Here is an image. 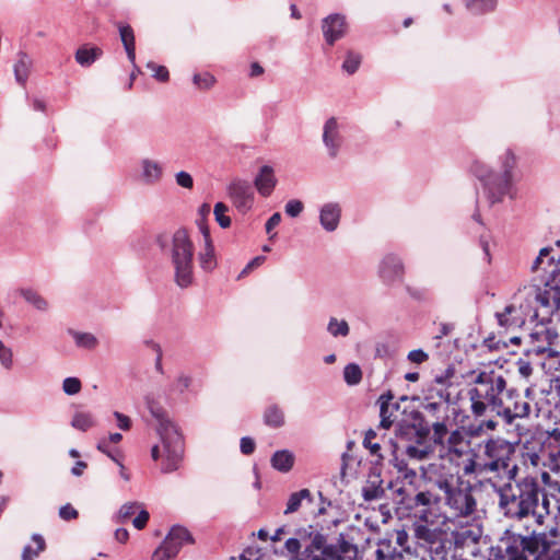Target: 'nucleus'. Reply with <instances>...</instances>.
I'll return each instance as SVG.
<instances>
[{
    "mask_svg": "<svg viewBox=\"0 0 560 560\" xmlns=\"http://www.w3.org/2000/svg\"><path fill=\"white\" fill-rule=\"evenodd\" d=\"M466 396L475 418L483 417L490 410L506 424H512L516 419L528 418L532 412L530 404L521 397L518 389L509 387L504 375L493 369L471 372Z\"/></svg>",
    "mask_w": 560,
    "mask_h": 560,
    "instance_id": "1",
    "label": "nucleus"
},
{
    "mask_svg": "<svg viewBox=\"0 0 560 560\" xmlns=\"http://www.w3.org/2000/svg\"><path fill=\"white\" fill-rule=\"evenodd\" d=\"M432 485L443 493V501L454 517H468L477 511L472 485L458 471L441 464H430L427 470Z\"/></svg>",
    "mask_w": 560,
    "mask_h": 560,
    "instance_id": "2",
    "label": "nucleus"
},
{
    "mask_svg": "<svg viewBox=\"0 0 560 560\" xmlns=\"http://www.w3.org/2000/svg\"><path fill=\"white\" fill-rule=\"evenodd\" d=\"M148 407L158 421L156 431L161 439V446L154 445L151 448V457L154 460L161 458V470L164 474L173 472L179 468L183 460V436L165 410L152 402H148Z\"/></svg>",
    "mask_w": 560,
    "mask_h": 560,
    "instance_id": "3",
    "label": "nucleus"
},
{
    "mask_svg": "<svg viewBox=\"0 0 560 560\" xmlns=\"http://www.w3.org/2000/svg\"><path fill=\"white\" fill-rule=\"evenodd\" d=\"M159 246L168 249L171 264L174 269L175 283L186 289L194 283V244L184 229L176 230L171 237H158Z\"/></svg>",
    "mask_w": 560,
    "mask_h": 560,
    "instance_id": "4",
    "label": "nucleus"
},
{
    "mask_svg": "<svg viewBox=\"0 0 560 560\" xmlns=\"http://www.w3.org/2000/svg\"><path fill=\"white\" fill-rule=\"evenodd\" d=\"M499 505L509 517L523 518L535 513L540 488L533 478H524L516 483H505L498 490Z\"/></svg>",
    "mask_w": 560,
    "mask_h": 560,
    "instance_id": "5",
    "label": "nucleus"
},
{
    "mask_svg": "<svg viewBox=\"0 0 560 560\" xmlns=\"http://www.w3.org/2000/svg\"><path fill=\"white\" fill-rule=\"evenodd\" d=\"M500 161L503 170L501 174L493 173L480 161H475L471 165L472 174L483 183L491 203L501 201L509 192L512 182V170L516 163L515 155L510 149L505 150L500 156Z\"/></svg>",
    "mask_w": 560,
    "mask_h": 560,
    "instance_id": "6",
    "label": "nucleus"
},
{
    "mask_svg": "<svg viewBox=\"0 0 560 560\" xmlns=\"http://www.w3.org/2000/svg\"><path fill=\"white\" fill-rule=\"evenodd\" d=\"M514 452V446L509 441L504 439H489L483 444V453H478L476 477H483L489 472L500 474L508 470Z\"/></svg>",
    "mask_w": 560,
    "mask_h": 560,
    "instance_id": "7",
    "label": "nucleus"
},
{
    "mask_svg": "<svg viewBox=\"0 0 560 560\" xmlns=\"http://www.w3.org/2000/svg\"><path fill=\"white\" fill-rule=\"evenodd\" d=\"M478 453L471 448L470 442L459 443V445L444 447V453L432 464H441L446 469L458 471L460 468L465 476H476Z\"/></svg>",
    "mask_w": 560,
    "mask_h": 560,
    "instance_id": "8",
    "label": "nucleus"
},
{
    "mask_svg": "<svg viewBox=\"0 0 560 560\" xmlns=\"http://www.w3.org/2000/svg\"><path fill=\"white\" fill-rule=\"evenodd\" d=\"M396 432L401 439L416 441L415 444L410 443L405 447V454L410 459L425 460L433 453V447L422 441L427 438L428 431L420 430L415 424H399Z\"/></svg>",
    "mask_w": 560,
    "mask_h": 560,
    "instance_id": "9",
    "label": "nucleus"
},
{
    "mask_svg": "<svg viewBox=\"0 0 560 560\" xmlns=\"http://www.w3.org/2000/svg\"><path fill=\"white\" fill-rule=\"evenodd\" d=\"M340 550V537L336 542L328 544L325 535L315 533L311 536L298 557V560H334Z\"/></svg>",
    "mask_w": 560,
    "mask_h": 560,
    "instance_id": "10",
    "label": "nucleus"
},
{
    "mask_svg": "<svg viewBox=\"0 0 560 560\" xmlns=\"http://www.w3.org/2000/svg\"><path fill=\"white\" fill-rule=\"evenodd\" d=\"M513 548H517L520 556L525 557L527 560H539V558L547 555L549 544L544 536L532 535L522 536L514 535L508 539Z\"/></svg>",
    "mask_w": 560,
    "mask_h": 560,
    "instance_id": "11",
    "label": "nucleus"
},
{
    "mask_svg": "<svg viewBox=\"0 0 560 560\" xmlns=\"http://www.w3.org/2000/svg\"><path fill=\"white\" fill-rule=\"evenodd\" d=\"M191 541L189 532L182 526H174L162 545L153 552L152 560H171L177 556L184 544Z\"/></svg>",
    "mask_w": 560,
    "mask_h": 560,
    "instance_id": "12",
    "label": "nucleus"
},
{
    "mask_svg": "<svg viewBox=\"0 0 560 560\" xmlns=\"http://www.w3.org/2000/svg\"><path fill=\"white\" fill-rule=\"evenodd\" d=\"M229 196L241 212L248 211L254 203V189L249 182L244 179H234L228 187Z\"/></svg>",
    "mask_w": 560,
    "mask_h": 560,
    "instance_id": "13",
    "label": "nucleus"
},
{
    "mask_svg": "<svg viewBox=\"0 0 560 560\" xmlns=\"http://www.w3.org/2000/svg\"><path fill=\"white\" fill-rule=\"evenodd\" d=\"M139 177L141 183L148 186H154L162 182L164 177V164L153 158H142L139 161Z\"/></svg>",
    "mask_w": 560,
    "mask_h": 560,
    "instance_id": "14",
    "label": "nucleus"
},
{
    "mask_svg": "<svg viewBox=\"0 0 560 560\" xmlns=\"http://www.w3.org/2000/svg\"><path fill=\"white\" fill-rule=\"evenodd\" d=\"M431 524H415V537L422 547H428L430 550L435 551L439 555V549L442 541V532L438 527H431Z\"/></svg>",
    "mask_w": 560,
    "mask_h": 560,
    "instance_id": "15",
    "label": "nucleus"
},
{
    "mask_svg": "<svg viewBox=\"0 0 560 560\" xmlns=\"http://www.w3.org/2000/svg\"><path fill=\"white\" fill-rule=\"evenodd\" d=\"M378 272L384 282L393 283L402 279L405 266L398 256L388 254L381 261Z\"/></svg>",
    "mask_w": 560,
    "mask_h": 560,
    "instance_id": "16",
    "label": "nucleus"
},
{
    "mask_svg": "<svg viewBox=\"0 0 560 560\" xmlns=\"http://www.w3.org/2000/svg\"><path fill=\"white\" fill-rule=\"evenodd\" d=\"M323 34L328 45H334L347 31L346 19L338 13L330 14L323 21Z\"/></svg>",
    "mask_w": 560,
    "mask_h": 560,
    "instance_id": "17",
    "label": "nucleus"
},
{
    "mask_svg": "<svg viewBox=\"0 0 560 560\" xmlns=\"http://www.w3.org/2000/svg\"><path fill=\"white\" fill-rule=\"evenodd\" d=\"M323 141L328 151V155L335 159L338 155L342 144V138L336 118H329L324 125Z\"/></svg>",
    "mask_w": 560,
    "mask_h": 560,
    "instance_id": "18",
    "label": "nucleus"
},
{
    "mask_svg": "<svg viewBox=\"0 0 560 560\" xmlns=\"http://www.w3.org/2000/svg\"><path fill=\"white\" fill-rule=\"evenodd\" d=\"M200 231L203 236V248L198 254V260L201 269L206 272H210L217 267L214 247L208 228L201 225Z\"/></svg>",
    "mask_w": 560,
    "mask_h": 560,
    "instance_id": "19",
    "label": "nucleus"
},
{
    "mask_svg": "<svg viewBox=\"0 0 560 560\" xmlns=\"http://www.w3.org/2000/svg\"><path fill=\"white\" fill-rule=\"evenodd\" d=\"M393 395L390 393L383 394L378 398L380 404V417L381 427L383 429H389L396 421L399 406L397 402H393Z\"/></svg>",
    "mask_w": 560,
    "mask_h": 560,
    "instance_id": "20",
    "label": "nucleus"
},
{
    "mask_svg": "<svg viewBox=\"0 0 560 560\" xmlns=\"http://www.w3.org/2000/svg\"><path fill=\"white\" fill-rule=\"evenodd\" d=\"M498 324L506 330L520 328L525 324V316L520 307L515 305H508L503 312L495 314Z\"/></svg>",
    "mask_w": 560,
    "mask_h": 560,
    "instance_id": "21",
    "label": "nucleus"
},
{
    "mask_svg": "<svg viewBox=\"0 0 560 560\" xmlns=\"http://www.w3.org/2000/svg\"><path fill=\"white\" fill-rule=\"evenodd\" d=\"M341 217V208L337 202L325 203L319 211V222L327 232H332L338 228Z\"/></svg>",
    "mask_w": 560,
    "mask_h": 560,
    "instance_id": "22",
    "label": "nucleus"
},
{
    "mask_svg": "<svg viewBox=\"0 0 560 560\" xmlns=\"http://www.w3.org/2000/svg\"><path fill=\"white\" fill-rule=\"evenodd\" d=\"M254 184L261 196H270L277 185L273 168L269 165L261 166L255 177Z\"/></svg>",
    "mask_w": 560,
    "mask_h": 560,
    "instance_id": "23",
    "label": "nucleus"
},
{
    "mask_svg": "<svg viewBox=\"0 0 560 560\" xmlns=\"http://www.w3.org/2000/svg\"><path fill=\"white\" fill-rule=\"evenodd\" d=\"M401 557V551L395 546L392 537L387 536L378 540L375 550V560H396Z\"/></svg>",
    "mask_w": 560,
    "mask_h": 560,
    "instance_id": "24",
    "label": "nucleus"
},
{
    "mask_svg": "<svg viewBox=\"0 0 560 560\" xmlns=\"http://www.w3.org/2000/svg\"><path fill=\"white\" fill-rule=\"evenodd\" d=\"M488 560H527L525 557L520 556L517 548H513L506 540L503 546L491 548Z\"/></svg>",
    "mask_w": 560,
    "mask_h": 560,
    "instance_id": "25",
    "label": "nucleus"
},
{
    "mask_svg": "<svg viewBox=\"0 0 560 560\" xmlns=\"http://www.w3.org/2000/svg\"><path fill=\"white\" fill-rule=\"evenodd\" d=\"M294 463V456L287 450L277 451L271 457V466L281 471L288 472Z\"/></svg>",
    "mask_w": 560,
    "mask_h": 560,
    "instance_id": "26",
    "label": "nucleus"
},
{
    "mask_svg": "<svg viewBox=\"0 0 560 560\" xmlns=\"http://www.w3.org/2000/svg\"><path fill=\"white\" fill-rule=\"evenodd\" d=\"M120 39L124 44L125 50L127 52L128 59L131 63L135 65L136 60V46H135V35L133 31L129 25H120L119 26Z\"/></svg>",
    "mask_w": 560,
    "mask_h": 560,
    "instance_id": "27",
    "label": "nucleus"
},
{
    "mask_svg": "<svg viewBox=\"0 0 560 560\" xmlns=\"http://www.w3.org/2000/svg\"><path fill=\"white\" fill-rule=\"evenodd\" d=\"M441 498L430 490L419 491L412 499L410 508L439 506Z\"/></svg>",
    "mask_w": 560,
    "mask_h": 560,
    "instance_id": "28",
    "label": "nucleus"
},
{
    "mask_svg": "<svg viewBox=\"0 0 560 560\" xmlns=\"http://www.w3.org/2000/svg\"><path fill=\"white\" fill-rule=\"evenodd\" d=\"M102 55L97 47H80L75 52V61L82 67L91 66Z\"/></svg>",
    "mask_w": 560,
    "mask_h": 560,
    "instance_id": "29",
    "label": "nucleus"
},
{
    "mask_svg": "<svg viewBox=\"0 0 560 560\" xmlns=\"http://www.w3.org/2000/svg\"><path fill=\"white\" fill-rule=\"evenodd\" d=\"M415 517L423 524L438 525L439 506L412 508Z\"/></svg>",
    "mask_w": 560,
    "mask_h": 560,
    "instance_id": "30",
    "label": "nucleus"
},
{
    "mask_svg": "<svg viewBox=\"0 0 560 560\" xmlns=\"http://www.w3.org/2000/svg\"><path fill=\"white\" fill-rule=\"evenodd\" d=\"M467 10L476 15L492 12L498 3V0H464Z\"/></svg>",
    "mask_w": 560,
    "mask_h": 560,
    "instance_id": "31",
    "label": "nucleus"
},
{
    "mask_svg": "<svg viewBox=\"0 0 560 560\" xmlns=\"http://www.w3.org/2000/svg\"><path fill=\"white\" fill-rule=\"evenodd\" d=\"M20 295L36 310L45 312L48 310V302L35 290L22 288L19 290Z\"/></svg>",
    "mask_w": 560,
    "mask_h": 560,
    "instance_id": "32",
    "label": "nucleus"
},
{
    "mask_svg": "<svg viewBox=\"0 0 560 560\" xmlns=\"http://www.w3.org/2000/svg\"><path fill=\"white\" fill-rule=\"evenodd\" d=\"M95 425L94 417L88 411H77L71 420V427L75 430L85 432Z\"/></svg>",
    "mask_w": 560,
    "mask_h": 560,
    "instance_id": "33",
    "label": "nucleus"
},
{
    "mask_svg": "<svg viewBox=\"0 0 560 560\" xmlns=\"http://www.w3.org/2000/svg\"><path fill=\"white\" fill-rule=\"evenodd\" d=\"M31 65L32 62L27 55L24 52H20L19 59L14 65V74L19 83L24 84L26 82Z\"/></svg>",
    "mask_w": 560,
    "mask_h": 560,
    "instance_id": "34",
    "label": "nucleus"
},
{
    "mask_svg": "<svg viewBox=\"0 0 560 560\" xmlns=\"http://www.w3.org/2000/svg\"><path fill=\"white\" fill-rule=\"evenodd\" d=\"M70 335L72 336L77 347L79 348L93 350L98 345L97 338L91 332L70 330Z\"/></svg>",
    "mask_w": 560,
    "mask_h": 560,
    "instance_id": "35",
    "label": "nucleus"
},
{
    "mask_svg": "<svg viewBox=\"0 0 560 560\" xmlns=\"http://www.w3.org/2000/svg\"><path fill=\"white\" fill-rule=\"evenodd\" d=\"M304 499L312 500V494L308 489H302L298 492H293L288 500L287 509L284 510V514H291L296 512Z\"/></svg>",
    "mask_w": 560,
    "mask_h": 560,
    "instance_id": "36",
    "label": "nucleus"
},
{
    "mask_svg": "<svg viewBox=\"0 0 560 560\" xmlns=\"http://www.w3.org/2000/svg\"><path fill=\"white\" fill-rule=\"evenodd\" d=\"M32 541L35 544L36 548H33L30 545L25 546L22 552V560H34L42 551H44L46 544L45 539L39 534H34L32 536Z\"/></svg>",
    "mask_w": 560,
    "mask_h": 560,
    "instance_id": "37",
    "label": "nucleus"
},
{
    "mask_svg": "<svg viewBox=\"0 0 560 560\" xmlns=\"http://www.w3.org/2000/svg\"><path fill=\"white\" fill-rule=\"evenodd\" d=\"M327 331L335 338L347 337L350 332V327L347 320L338 319L337 317H330L327 324Z\"/></svg>",
    "mask_w": 560,
    "mask_h": 560,
    "instance_id": "38",
    "label": "nucleus"
},
{
    "mask_svg": "<svg viewBox=\"0 0 560 560\" xmlns=\"http://www.w3.org/2000/svg\"><path fill=\"white\" fill-rule=\"evenodd\" d=\"M393 466L397 470L398 477L402 478L408 483L412 485L413 481L417 479L416 470L410 468L404 459H399L398 457H395L393 459Z\"/></svg>",
    "mask_w": 560,
    "mask_h": 560,
    "instance_id": "39",
    "label": "nucleus"
},
{
    "mask_svg": "<svg viewBox=\"0 0 560 560\" xmlns=\"http://www.w3.org/2000/svg\"><path fill=\"white\" fill-rule=\"evenodd\" d=\"M265 422L268 425L279 428L284 423L283 411L277 406H270L265 411Z\"/></svg>",
    "mask_w": 560,
    "mask_h": 560,
    "instance_id": "40",
    "label": "nucleus"
},
{
    "mask_svg": "<svg viewBox=\"0 0 560 560\" xmlns=\"http://www.w3.org/2000/svg\"><path fill=\"white\" fill-rule=\"evenodd\" d=\"M141 508V503L139 502H127L120 506L117 514L115 515L116 523H125L132 515H135L138 510Z\"/></svg>",
    "mask_w": 560,
    "mask_h": 560,
    "instance_id": "41",
    "label": "nucleus"
},
{
    "mask_svg": "<svg viewBox=\"0 0 560 560\" xmlns=\"http://www.w3.org/2000/svg\"><path fill=\"white\" fill-rule=\"evenodd\" d=\"M345 382L350 385H358L362 380L361 368L357 363H349L343 369Z\"/></svg>",
    "mask_w": 560,
    "mask_h": 560,
    "instance_id": "42",
    "label": "nucleus"
},
{
    "mask_svg": "<svg viewBox=\"0 0 560 560\" xmlns=\"http://www.w3.org/2000/svg\"><path fill=\"white\" fill-rule=\"evenodd\" d=\"M340 550H342V552H338V556L334 560H357V547L347 541L343 536H340Z\"/></svg>",
    "mask_w": 560,
    "mask_h": 560,
    "instance_id": "43",
    "label": "nucleus"
},
{
    "mask_svg": "<svg viewBox=\"0 0 560 560\" xmlns=\"http://www.w3.org/2000/svg\"><path fill=\"white\" fill-rule=\"evenodd\" d=\"M387 536L394 539L395 546L401 553L410 551V547L408 546L409 535L405 529H396Z\"/></svg>",
    "mask_w": 560,
    "mask_h": 560,
    "instance_id": "44",
    "label": "nucleus"
},
{
    "mask_svg": "<svg viewBox=\"0 0 560 560\" xmlns=\"http://www.w3.org/2000/svg\"><path fill=\"white\" fill-rule=\"evenodd\" d=\"M229 208L223 202H218L214 205L213 213L215 217V221L223 229H226L231 225V219L226 215Z\"/></svg>",
    "mask_w": 560,
    "mask_h": 560,
    "instance_id": "45",
    "label": "nucleus"
},
{
    "mask_svg": "<svg viewBox=\"0 0 560 560\" xmlns=\"http://www.w3.org/2000/svg\"><path fill=\"white\" fill-rule=\"evenodd\" d=\"M360 63H361V56L358 54H354L352 51H349L347 54V57H346L343 63H342V69L348 74H353L359 69Z\"/></svg>",
    "mask_w": 560,
    "mask_h": 560,
    "instance_id": "46",
    "label": "nucleus"
},
{
    "mask_svg": "<svg viewBox=\"0 0 560 560\" xmlns=\"http://www.w3.org/2000/svg\"><path fill=\"white\" fill-rule=\"evenodd\" d=\"M432 430H433L434 442L436 444L443 445L444 444V440H445V438H446V435L448 433V429H447L446 423L444 421H442L441 419L436 420L432 424Z\"/></svg>",
    "mask_w": 560,
    "mask_h": 560,
    "instance_id": "47",
    "label": "nucleus"
},
{
    "mask_svg": "<svg viewBox=\"0 0 560 560\" xmlns=\"http://www.w3.org/2000/svg\"><path fill=\"white\" fill-rule=\"evenodd\" d=\"M375 438L376 433L374 431H368L363 440V445L370 451L371 455L383 458L382 454L380 453L381 445L373 441Z\"/></svg>",
    "mask_w": 560,
    "mask_h": 560,
    "instance_id": "48",
    "label": "nucleus"
},
{
    "mask_svg": "<svg viewBox=\"0 0 560 560\" xmlns=\"http://www.w3.org/2000/svg\"><path fill=\"white\" fill-rule=\"evenodd\" d=\"M447 409L448 407L445 402H427L424 405V410L432 417H435L436 420L442 419L446 415Z\"/></svg>",
    "mask_w": 560,
    "mask_h": 560,
    "instance_id": "49",
    "label": "nucleus"
},
{
    "mask_svg": "<svg viewBox=\"0 0 560 560\" xmlns=\"http://www.w3.org/2000/svg\"><path fill=\"white\" fill-rule=\"evenodd\" d=\"M194 84L200 90H209L215 83V79L210 73H196L192 78Z\"/></svg>",
    "mask_w": 560,
    "mask_h": 560,
    "instance_id": "50",
    "label": "nucleus"
},
{
    "mask_svg": "<svg viewBox=\"0 0 560 560\" xmlns=\"http://www.w3.org/2000/svg\"><path fill=\"white\" fill-rule=\"evenodd\" d=\"M82 388L81 381L78 377H67L62 382V390L67 395H75L80 393Z\"/></svg>",
    "mask_w": 560,
    "mask_h": 560,
    "instance_id": "51",
    "label": "nucleus"
},
{
    "mask_svg": "<svg viewBox=\"0 0 560 560\" xmlns=\"http://www.w3.org/2000/svg\"><path fill=\"white\" fill-rule=\"evenodd\" d=\"M0 363L5 370H11L13 366L12 349L7 347L3 341L0 342Z\"/></svg>",
    "mask_w": 560,
    "mask_h": 560,
    "instance_id": "52",
    "label": "nucleus"
},
{
    "mask_svg": "<svg viewBox=\"0 0 560 560\" xmlns=\"http://www.w3.org/2000/svg\"><path fill=\"white\" fill-rule=\"evenodd\" d=\"M147 68L150 69L153 73V77L161 82H166L168 80V70L164 66L156 65L153 61L147 63Z\"/></svg>",
    "mask_w": 560,
    "mask_h": 560,
    "instance_id": "53",
    "label": "nucleus"
},
{
    "mask_svg": "<svg viewBox=\"0 0 560 560\" xmlns=\"http://www.w3.org/2000/svg\"><path fill=\"white\" fill-rule=\"evenodd\" d=\"M384 494V489L381 487V485H371L363 488V497L365 501H373L376 499L382 498Z\"/></svg>",
    "mask_w": 560,
    "mask_h": 560,
    "instance_id": "54",
    "label": "nucleus"
},
{
    "mask_svg": "<svg viewBox=\"0 0 560 560\" xmlns=\"http://www.w3.org/2000/svg\"><path fill=\"white\" fill-rule=\"evenodd\" d=\"M175 182L179 187H183L186 189H192V187H194V178L186 171L177 172L175 174Z\"/></svg>",
    "mask_w": 560,
    "mask_h": 560,
    "instance_id": "55",
    "label": "nucleus"
},
{
    "mask_svg": "<svg viewBox=\"0 0 560 560\" xmlns=\"http://www.w3.org/2000/svg\"><path fill=\"white\" fill-rule=\"evenodd\" d=\"M137 516L132 520V525L137 528V529H143L145 526H147V523L150 518V514L149 512L143 508V505L141 504V508L138 510V512L136 513Z\"/></svg>",
    "mask_w": 560,
    "mask_h": 560,
    "instance_id": "56",
    "label": "nucleus"
},
{
    "mask_svg": "<svg viewBox=\"0 0 560 560\" xmlns=\"http://www.w3.org/2000/svg\"><path fill=\"white\" fill-rule=\"evenodd\" d=\"M532 336L537 339H546L548 345H550L552 340L558 338V334L556 331L544 326H540L538 329H536V331Z\"/></svg>",
    "mask_w": 560,
    "mask_h": 560,
    "instance_id": "57",
    "label": "nucleus"
},
{
    "mask_svg": "<svg viewBox=\"0 0 560 560\" xmlns=\"http://www.w3.org/2000/svg\"><path fill=\"white\" fill-rule=\"evenodd\" d=\"M303 203L300 200L292 199L285 205V213L292 218H295L303 211Z\"/></svg>",
    "mask_w": 560,
    "mask_h": 560,
    "instance_id": "58",
    "label": "nucleus"
},
{
    "mask_svg": "<svg viewBox=\"0 0 560 560\" xmlns=\"http://www.w3.org/2000/svg\"><path fill=\"white\" fill-rule=\"evenodd\" d=\"M468 442L465 440L464 434L459 430L452 431L447 439H446V445L444 447H451L459 445V443H466Z\"/></svg>",
    "mask_w": 560,
    "mask_h": 560,
    "instance_id": "59",
    "label": "nucleus"
},
{
    "mask_svg": "<svg viewBox=\"0 0 560 560\" xmlns=\"http://www.w3.org/2000/svg\"><path fill=\"white\" fill-rule=\"evenodd\" d=\"M266 260V257L265 256H256L254 257L246 266L245 268L241 271L238 278H242V277H245L247 276L252 270H254L255 268L261 266Z\"/></svg>",
    "mask_w": 560,
    "mask_h": 560,
    "instance_id": "60",
    "label": "nucleus"
},
{
    "mask_svg": "<svg viewBox=\"0 0 560 560\" xmlns=\"http://www.w3.org/2000/svg\"><path fill=\"white\" fill-rule=\"evenodd\" d=\"M407 358L412 363L421 364L429 359V355L422 349H416V350H411L408 353Z\"/></svg>",
    "mask_w": 560,
    "mask_h": 560,
    "instance_id": "61",
    "label": "nucleus"
},
{
    "mask_svg": "<svg viewBox=\"0 0 560 560\" xmlns=\"http://www.w3.org/2000/svg\"><path fill=\"white\" fill-rule=\"evenodd\" d=\"M192 378L189 375L180 374L175 381V389L183 393L191 385Z\"/></svg>",
    "mask_w": 560,
    "mask_h": 560,
    "instance_id": "62",
    "label": "nucleus"
},
{
    "mask_svg": "<svg viewBox=\"0 0 560 560\" xmlns=\"http://www.w3.org/2000/svg\"><path fill=\"white\" fill-rule=\"evenodd\" d=\"M516 366L518 374L524 378H528L533 374V368L528 361L520 359Z\"/></svg>",
    "mask_w": 560,
    "mask_h": 560,
    "instance_id": "63",
    "label": "nucleus"
},
{
    "mask_svg": "<svg viewBox=\"0 0 560 560\" xmlns=\"http://www.w3.org/2000/svg\"><path fill=\"white\" fill-rule=\"evenodd\" d=\"M285 549L287 551L292 555V556H295L296 558L299 557V555L301 553V542L299 539L296 538H289L287 541H285Z\"/></svg>",
    "mask_w": 560,
    "mask_h": 560,
    "instance_id": "64",
    "label": "nucleus"
}]
</instances>
